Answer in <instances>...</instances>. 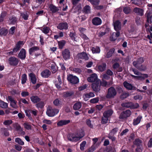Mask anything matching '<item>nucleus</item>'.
Wrapping results in <instances>:
<instances>
[{"label": "nucleus", "mask_w": 152, "mask_h": 152, "mask_svg": "<svg viewBox=\"0 0 152 152\" xmlns=\"http://www.w3.org/2000/svg\"><path fill=\"white\" fill-rule=\"evenodd\" d=\"M84 136L83 131L81 130L80 131L78 132L77 134H69L67 136L68 139L69 140L72 142H77L81 138L83 137Z\"/></svg>", "instance_id": "nucleus-1"}, {"label": "nucleus", "mask_w": 152, "mask_h": 152, "mask_svg": "<svg viewBox=\"0 0 152 152\" xmlns=\"http://www.w3.org/2000/svg\"><path fill=\"white\" fill-rule=\"evenodd\" d=\"M132 71L134 74L136 75H131V76L136 80H143L145 78L148 77V75L146 74H142L137 70L133 69Z\"/></svg>", "instance_id": "nucleus-2"}, {"label": "nucleus", "mask_w": 152, "mask_h": 152, "mask_svg": "<svg viewBox=\"0 0 152 152\" xmlns=\"http://www.w3.org/2000/svg\"><path fill=\"white\" fill-rule=\"evenodd\" d=\"M144 59L143 58H140L136 61H134L133 62V64L135 67L140 70L144 71L146 70V66H144V68H142L140 66V64L144 62Z\"/></svg>", "instance_id": "nucleus-3"}, {"label": "nucleus", "mask_w": 152, "mask_h": 152, "mask_svg": "<svg viewBox=\"0 0 152 152\" xmlns=\"http://www.w3.org/2000/svg\"><path fill=\"white\" fill-rule=\"evenodd\" d=\"M59 111L58 109H53L51 107H50L47 110L46 114L49 117H53L58 114Z\"/></svg>", "instance_id": "nucleus-4"}, {"label": "nucleus", "mask_w": 152, "mask_h": 152, "mask_svg": "<svg viewBox=\"0 0 152 152\" xmlns=\"http://www.w3.org/2000/svg\"><path fill=\"white\" fill-rule=\"evenodd\" d=\"M67 79L72 84H76L79 82V79L77 77L71 75L68 76Z\"/></svg>", "instance_id": "nucleus-5"}, {"label": "nucleus", "mask_w": 152, "mask_h": 152, "mask_svg": "<svg viewBox=\"0 0 152 152\" xmlns=\"http://www.w3.org/2000/svg\"><path fill=\"white\" fill-rule=\"evenodd\" d=\"M101 81L97 80V82L92 84V88L93 90L95 92H98L100 90Z\"/></svg>", "instance_id": "nucleus-6"}, {"label": "nucleus", "mask_w": 152, "mask_h": 152, "mask_svg": "<svg viewBox=\"0 0 152 152\" xmlns=\"http://www.w3.org/2000/svg\"><path fill=\"white\" fill-rule=\"evenodd\" d=\"M122 106L127 107H129L132 109L137 108L139 106V104L137 103L133 104L131 102L122 104Z\"/></svg>", "instance_id": "nucleus-7"}, {"label": "nucleus", "mask_w": 152, "mask_h": 152, "mask_svg": "<svg viewBox=\"0 0 152 152\" xmlns=\"http://www.w3.org/2000/svg\"><path fill=\"white\" fill-rule=\"evenodd\" d=\"M116 94L115 89L114 88L112 87L109 89L107 96L108 98H111L115 95Z\"/></svg>", "instance_id": "nucleus-8"}, {"label": "nucleus", "mask_w": 152, "mask_h": 152, "mask_svg": "<svg viewBox=\"0 0 152 152\" xmlns=\"http://www.w3.org/2000/svg\"><path fill=\"white\" fill-rule=\"evenodd\" d=\"M131 112L129 110H127L122 112L119 118L121 119H123L129 117L131 115Z\"/></svg>", "instance_id": "nucleus-9"}, {"label": "nucleus", "mask_w": 152, "mask_h": 152, "mask_svg": "<svg viewBox=\"0 0 152 152\" xmlns=\"http://www.w3.org/2000/svg\"><path fill=\"white\" fill-rule=\"evenodd\" d=\"M99 80L97 78V76L95 73L93 74L90 75L89 77H88V81L90 83H92L94 82H97V80Z\"/></svg>", "instance_id": "nucleus-10"}, {"label": "nucleus", "mask_w": 152, "mask_h": 152, "mask_svg": "<svg viewBox=\"0 0 152 152\" xmlns=\"http://www.w3.org/2000/svg\"><path fill=\"white\" fill-rule=\"evenodd\" d=\"M9 63L11 65L15 66L18 64V60L14 57H11L9 59Z\"/></svg>", "instance_id": "nucleus-11"}, {"label": "nucleus", "mask_w": 152, "mask_h": 152, "mask_svg": "<svg viewBox=\"0 0 152 152\" xmlns=\"http://www.w3.org/2000/svg\"><path fill=\"white\" fill-rule=\"evenodd\" d=\"M114 29L117 32L121 30V23L118 20H117L113 23Z\"/></svg>", "instance_id": "nucleus-12"}, {"label": "nucleus", "mask_w": 152, "mask_h": 152, "mask_svg": "<svg viewBox=\"0 0 152 152\" xmlns=\"http://www.w3.org/2000/svg\"><path fill=\"white\" fill-rule=\"evenodd\" d=\"M51 74L50 71L48 69H45L41 72V75L42 77L44 78H48Z\"/></svg>", "instance_id": "nucleus-13"}, {"label": "nucleus", "mask_w": 152, "mask_h": 152, "mask_svg": "<svg viewBox=\"0 0 152 152\" xmlns=\"http://www.w3.org/2000/svg\"><path fill=\"white\" fill-rule=\"evenodd\" d=\"M26 53L25 50L24 49H22L18 54L19 57L21 59H24L26 56Z\"/></svg>", "instance_id": "nucleus-14"}, {"label": "nucleus", "mask_w": 152, "mask_h": 152, "mask_svg": "<svg viewBox=\"0 0 152 152\" xmlns=\"http://www.w3.org/2000/svg\"><path fill=\"white\" fill-rule=\"evenodd\" d=\"M92 23L94 25H99L101 24L102 20L99 18L96 17L93 19Z\"/></svg>", "instance_id": "nucleus-15"}, {"label": "nucleus", "mask_w": 152, "mask_h": 152, "mask_svg": "<svg viewBox=\"0 0 152 152\" xmlns=\"http://www.w3.org/2000/svg\"><path fill=\"white\" fill-rule=\"evenodd\" d=\"M120 34V33L119 31L117 32L116 33H113L110 37V40L111 41H115L119 36Z\"/></svg>", "instance_id": "nucleus-16"}, {"label": "nucleus", "mask_w": 152, "mask_h": 152, "mask_svg": "<svg viewBox=\"0 0 152 152\" xmlns=\"http://www.w3.org/2000/svg\"><path fill=\"white\" fill-rule=\"evenodd\" d=\"M134 11L135 13H137L140 15L142 16L143 15L144 11L143 9L139 8L136 7L134 10Z\"/></svg>", "instance_id": "nucleus-17"}, {"label": "nucleus", "mask_w": 152, "mask_h": 152, "mask_svg": "<svg viewBox=\"0 0 152 152\" xmlns=\"http://www.w3.org/2000/svg\"><path fill=\"white\" fill-rule=\"evenodd\" d=\"M123 84L124 87L127 89L131 90L133 89V86L132 84L126 81L124 82Z\"/></svg>", "instance_id": "nucleus-18"}, {"label": "nucleus", "mask_w": 152, "mask_h": 152, "mask_svg": "<svg viewBox=\"0 0 152 152\" xmlns=\"http://www.w3.org/2000/svg\"><path fill=\"white\" fill-rule=\"evenodd\" d=\"M23 42L20 41L18 42L17 44H16V48H14L13 50L14 52H16L18 51L21 47V45H23Z\"/></svg>", "instance_id": "nucleus-19"}, {"label": "nucleus", "mask_w": 152, "mask_h": 152, "mask_svg": "<svg viewBox=\"0 0 152 152\" xmlns=\"http://www.w3.org/2000/svg\"><path fill=\"white\" fill-rule=\"evenodd\" d=\"M106 64L105 63H103L102 64L98 66V68L101 72L104 71L106 69Z\"/></svg>", "instance_id": "nucleus-20"}, {"label": "nucleus", "mask_w": 152, "mask_h": 152, "mask_svg": "<svg viewBox=\"0 0 152 152\" xmlns=\"http://www.w3.org/2000/svg\"><path fill=\"white\" fill-rule=\"evenodd\" d=\"M39 48L37 46H34L31 48L29 50V52L30 55H33V53L36 51L38 50Z\"/></svg>", "instance_id": "nucleus-21"}, {"label": "nucleus", "mask_w": 152, "mask_h": 152, "mask_svg": "<svg viewBox=\"0 0 152 152\" xmlns=\"http://www.w3.org/2000/svg\"><path fill=\"white\" fill-rule=\"evenodd\" d=\"M92 52L93 53H98L100 52V48L98 47H92L91 48Z\"/></svg>", "instance_id": "nucleus-22"}, {"label": "nucleus", "mask_w": 152, "mask_h": 152, "mask_svg": "<svg viewBox=\"0 0 152 152\" xmlns=\"http://www.w3.org/2000/svg\"><path fill=\"white\" fill-rule=\"evenodd\" d=\"M142 117L141 116H138L136 119H134L133 124L134 125H136L139 124L141 121V119L142 118Z\"/></svg>", "instance_id": "nucleus-23"}, {"label": "nucleus", "mask_w": 152, "mask_h": 152, "mask_svg": "<svg viewBox=\"0 0 152 152\" xmlns=\"http://www.w3.org/2000/svg\"><path fill=\"white\" fill-rule=\"evenodd\" d=\"M49 8L50 10L53 13L56 12L58 11L59 10L58 7L52 4L50 5Z\"/></svg>", "instance_id": "nucleus-24"}, {"label": "nucleus", "mask_w": 152, "mask_h": 152, "mask_svg": "<svg viewBox=\"0 0 152 152\" xmlns=\"http://www.w3.org/2000/svg\"><path fill=\"white\" fill-rule=\"evenodd\" d=\"M31 101L34 103H37L39 102L40 99L36 96H32L30 97Z\"/></svg>", "instance_id": "nucleus-25"}, {"label": "nucleus", "mask_w": 152, "mask_h": 152, "mask_svg": "<svg viewBox=\"0 0 152 152\" xmlns=\"http://www.w3.org/2000/svg\"><path fill=\"white\" fill-rule=\"evenodd\" d=\"M41 30L43 33L45 34H47L49 33L50 29L48 27L44 26L41 28Z\"/></svg>", "instance_id": "nucleus-26"}, {"label": "nucleus", "mask_w": 152, "mask_h": 152, "mask_svg": "<svg viewBox=\"0 0 152 152\" xmlns=\"http://www.w3.org/2000/svg\"><path fill=\"white\" fill-rule=\"evenodd\" d=\"M113 113V111L112 110H110L105 112L103 114V116L108 118L112 115Z\"/></svg>", "instance_id": "nucleus-27"}, {"label": "nucleus", "mask_w": 152, "mask_h": 152, "mask_svg": "<svg viewBox=\"0 0 152 152\" xmlns=\"http://www.w3.org/2000/svg\"><path fill=\"white\" fill-rule=\"evenodd\" d=\"M29 76L32 83L33 84H35L37 81V79L35 75L31 73L29 74Z\"/></svg>", "instance_id": "nucleus-28"}, {"label": "nucleus", "mask_w": 152, "mask_h": 152, "mask_svg": "<svg viewBox=\"0 0 152 152\" xmlns=\"http://www.w3.org/2000/svg\"><path fill=\"white\" fill-rule=\"evenodd\" d=\"M84 11L86 13H90L91 12V7L88 5L85 6L84 8Z\"/></svg>", "instance_id": "nucleus-29"}, {"label": "nucleus", "mask_w": 152, "mask_h": 152, "mask_svg": "<svg viewBox=\"0 0 152 152\" xmlns=\"http://www.w3.org/2000/svg\"><path fill=\"white\" fill-rule=\"evenodd\" d=\"M82 106L81 103L80 102H77L73 106V108L75 110L80 109Z\"/></svg>", "instance_id": "nucleus-30"}, {"label": "nucleus", "mask_w": 152, "mask_h": 152, "mask_svg": "<svg viewBox=\"0 0 152 152\" xmlns=\"http://www.w3.org/2000/svg\"><path fill=\"white\" fill-rule=\"evenodd\" d=\"M15 127L17 131H20L21 132V134L23 135L24 134L25 132L23 131V129L18 124H15Z\"/></svg>", "instance_id": "nucleus-31"}, {"label": "nucleus", "mask_w": 152, "mask_h": 152, "mask_svg": "<svg viewBox=\"0 0 152 152\" xmlns=\"http://www.w3.org/2000/svg\"><path fill=\"white\" fill-rule=\"evenodd\" d=\"M7 33L8 31L7 29L3 28L0 30V35L5 36Z\"/></svg>", "instance_id": "nucleus-32"}, {"label": "nucleus", "mask_w": 152, "mask_h": 152, "mask_svg": "<svg viewBox=\"0 0 152 152\" xmlns=\"http://www.w3.org/2000/svg\"><path fill=\"white\" fill-rule=\"evenodd\" d=\"M115 49L114 48H112L110 51L107 53L106 55V57L107 58H109L111 57L113 53L114 52Z\"/></svg>", "instance_id": "nucleus-33"}, {"label": "nucleus", "mask_w": 152, "mask_h": 152, "mask_svg": "<svg viewBox=\"0 0 152 152\" xmlns=\"http://www.w3.org/2000/svg\"><path fill=\"white\" fill-rule=\"evenodd\" d=\"M66 24L64 23H59L57 26V28L60 29H65L66 27Z\"/></svg>", "instance_id": "nucleus-34"}, {"label": "nucleus", "mask_w": 152, "mask_h": 152, "mask_svg": "<svg viewBox=\"0 0 152 152\" xmlns=\"http://www.w3.org/2000/svg\"><path fill=\"white\" fill-rule=\"evenodd\" d=\"M66 124V120H62L59 121L57 124L58 126H62Z\"/></svg>", "instance_id": "nucleus-35"}, {"label": "nucleus", "mask_w": 152, "mask_h": 152, "mask_svg": "<svg viewBox=\"0 0 152 152\" xmlns=\"http://www.w3.org/2000/svg\"><path fill=\"white\" fill-rule=\"evenodd\" d=\"M15 142L20 145H24V142L18 137L15 138Z\"/></svg>", "instance_id": "nucleus-36"}, {"label": "nucleus", "mask_w": 152, "mask_h": 152, "mask_svg": "<svg viewBox=\"0 0 152 152\" xmlns=\"http://www.w3.org/2000/svg\"><path fill=\"white\" fill-rule=\"evenodd\" d=\"M8 106L7 104L3 101L0 100V106L3 108H6Z\"/></svg>", "instance_id": "nucleus-37"}, {"label": "nucleus", "mask_w": 152, "mask_h": 152, "mask_svg": "<svg viewBox=\"0 0 152 152\" xmlns=\"http://www.w3.org/2000/svg\"><path fill=\"white\" fill-rule=\"evenodd\" d=\"M27 77L26 74H23L21 77L22 83H25L27 80Z\"/></svg>", "instance_id": "nucleus-38"}, {"label": "nucleus", "mask_w": 152, "mask_h": 152, "mask_svg": "<svg viewBox=\"0 0 152 152\" xmlns=\"http://www.w3.org/2000/svg\"><path fill=\"white\" fill-rule=\"evenodd\" d=\"M65 43V41L64 40L59 42H58V44L59 46V48L61 49L63 47Z\"/></svg>", "instance_id": "nucleus-39"}, {"label": "nucleus", "mask_w": 152, "mask_h": 152, "mask_svg": "<svg viewBox=\"0 0 152 152\" xmlns=\"http://www.w3.org/2000/svg\"><path fill=\"white\" fill-rule=\"evenodd\" d=\"M86 143V141H84L80 144V148L82 151L84 149V147H85Z\"/></svg>", "instance_id": "nucleus-40"}, {"label": "nucleus", "mask_w": 152, "mask_h": 152, "mask_svg": "<svg viewBox=\"0 0 152 152\" xmlns=\"http://www.w3.org/2000/svg\"><path fill=\"white\" fill-rule=\"evenodd\" d=\"M94 6H96L99 4V0H92L90 2Z\"/></svg>", "instance_id": "nucleus-41"}, {"label": "nucleus", "mask_w": 152, "mask_h": 152, "mask_svg": "<svg viewBox=\"0 0 152 152\" xmlns=\"http://www.w3.org/2000/svg\"><path fill=\"white\" fill-rule=\"evenodd\" d=\"M12 120L9 119L5 121L3 124L5 125H9L12 124Z\"/></svg>", "instance_id": "nucleus-42"}, {"label": "nucleus", "mask_w": 152, "mask_h": 152, "mask_svg": "<svg viewBox=\"0 0 152 152\" xmlns=\"http://www.w3.org/2000/svg\"><path fill=\"white\" fill-rule=\"evenodd\" d=\"M42 122L45 124H46L48 125H50L52 123V122L51 121L47 119L43 120Z\"/></svg>", "instance_id": "nucleus-43"}, {"label": "nucleus", "mask_w": 152, "mask_h": 152, "mask_svg": "<svg viewBox=\"0 0 152 152\" xmlns=\"http://www.w3.org/2000/svg\"><path fill=\"white\" fill-rule=\"evenodd\" d=\"M17 102L14 100L12 102H10V104L11 106L15 108H16L17 107V106L16 104Z\"/></svg>", "instance_id": "nucleus-44"}, {"label": "nucleus", "mask_w": 152, "mask_h": 152, "mask_svg": "<svg viewBox=\"0 0 152 152\" xmlns=\"http://www.w3.org/2000/svg\"><path fill=\"white\" fill-rule=\"evenodd\" d=\"M15 26L12 27L9 30V34L13 35L15 32Z\"/></svg>", "instance_id": "nucleus-45"}, {"label": "nucleus", "mask_w": 152, "mask_h": 152, "mask_svg": "<svg viewBox=\"0 0 152 152\" xmlns=\"http://www.w3.org/2000/svg\"><path fill=\"white\" fill-rule=\"evenodd\" d=\"M99 101V99L98 98H95L92 99H91L90 100V102L91 103H97Z\"/></svg>", "instance_id": "nucleus-46"}, {"label": "nucleus", "mask_w": 152, "mask_h": 152, "mask_svg": "<svg viewBox=\"0 0 152 152\" xmlns=\"http://www.w3.org/2000/svg\"><path fill=\"white\" fill-rule=\"evenodd\" d=\"M10 23L12 24H15L16 22L17 19L15 17H12L10 19Z\"/></svg>", "instance_id": "nucleus-47"}, {"label": "nucleus", "mask_w": 152, "mask_h": 152, "mask_svg": "<svg viewBox=\"0 0 152 152\" xmlns=\"http://www.w3.org/2000/svg\"><path fill=\"white\" fill-rule=\"evenodd\" d=\"M145 15L147 17V21L148 23H151L152 20H151V18L152 17V16L150 18V15L149 13H146L145 14Z\"/></svg>", "instance_id": "nucleus-48"}, {"label": "nucleus", "mask_w": 152, "mask_h": 152, "mask_svg": "<svg viewBox=\"0 0 152 152\" xmlns=\"http://www.w3.org/2000/svg\"><path fill=\"white\" fill-rule=\"evenodd\" d=\"M23 125L24 127L27 130H30L31 129V125L27 123H24Z\"/></svg>", "instance_id": "nucleus-49"}, {"label": "nucleus", "mask_w": 152, "mask_h": 152, "mask_svg": "<svg viewBox=\"0 0 152 152\" xmlns=\"http://www.w3.org/2000/svg\"><path fill=\"white\" fill-rule=\"evenodd\" d=\"M6 13L5 12H4L1 13V17L0 18V22L3 20L4 18L6 16Z\"/></svg>", "instance_id": "nucleus-50"}, {"label": "nucleus", "mask_w": 152, "mask_h": 152, "mask_svg": "<svg viewBox=\"0 0 152 152\" xmlns=\"http://www.w3.org/2000/svg\"><path fill=\"white\" fill-rule=\"evenodd\" d=\"M83 98L84 100L86 101L88 100V99L90 98V97H89L88 93H86L83 95Z\"/></svg>", "instance_id": "nucleus-51"}, {"label": "nucleus", "mask_w": 152, "mask_h": 152, "mask_svg": "<svg viewBox=\"0 0 152 152\" xmlns=\"http://www.w3.org/2000/svg\"><path fill=\"white\" fill-rule=\"evenodd\" d=\"M108 117L104 116L102 119V123L103 124H105L107 122L108 119Z\"/></svg>", "instance_id": "nucleus-52"}, {"label": "nucleus", "mask_w": 152, "mask_h": 152, "mask_svg": "<svg viewBox=\"0 0 152 152\" xmlns=\"http://www.w3.org/2000/svg\"><path fill=\"white\" fill-rule=\"evenodd\" d=\"M86 123L88 126L91 128L93 127V125L91 124V121L89 119H87L86 121Z\"/></svg>", "instance_id": "nucleus-53"}, {"label": "nucleus", "mask_w": 152, "mask_h": 152, "mask_svg": "<svg viewBox=\"0 0 152 152\" xmlns=\"http://www.w3.org/2000/svg\"><path fill=\"white\" fill-rule=\"evenodd\" d=\"M44 105V103L42 102H41L36 104L37 107L38 108H42Z\"/></svg>", "instance_id": "nucleus-54"}, {"label": "nucleus", "mask_w": 152, "mask_h": 152, "mask_svg": "<svg viewBox=\"0 0 152 152\" xmlns=\"http://www.w3.org/2000/svg\"><path fill=\"white\" fill-rule=\"evenodd\" d=\"M51 69L52 70V72L53 73H55L58 69L57 67L54 65H52L51 66Z\"/></svg>", "instance_id": "nucleus-55"}, {"label": "nucleus", "mask_w": 152, "mask_h": 152, "mask_svg": "<svg viewBox=\"0 0 152 152\" xmlns=\"http://www.w3.org/2000/svg\"><path fill=\"white\" fill-rule=\"evenodd\" d=\"M21 16L24 20H26L28 19V16L26 13H21Z\"/></svg>", "instance_id": "nucleus-56"}, {"label": "nucleus", "mask_w": 152, "mask_h": 152, "mask_svg": "<svg viewBox=\"0 0 152 152\" xmlns=\"http://www.w3.org/2000/svg\"><path fill=\"white\" fill-rule=\"evenodd\" d=\"M141 143V141L138 139H136L134 142L135 144L137 145H139Z\"/></svg>", "instance_id": "nucleus-57"}, {"label": "nucleus", "mask_w": 152, "mask_h": 152, "mask_svg": "<svg viewBox=\"0 0 152 152\" xmlns=\"http://www.w3.org/2000/svg\"><path fill=\"white\" fill-rule=\"evenodd\" d=\"M123 11L125 13L128 14L130 12V9L129 7H125L123 10Z\"/></svg>", "instance_id": "nucleus-58"}, {"label": "nucleus", "mask_w": 152, "mask_h": 152, "mask_svg": "<svg viewBox=\"0 0 152 152\" xmlns=\"http://www.w3.org/2000/svg\"><path fill=\"white\" fill-rule=\"evenodd\" d=\"M129 95V94L127 93H124L121 96V98L124 99L127 97Z\"/></svg>", "instance_id": "nucleus-59"}, {"label": "nucleus", "mask_w": 152, "mask_h": 152, "mask_svg": "<svg viewBox=\"0 0 152 152\" xmlns=\"http://www.w3.org/2000/svg\"><path fill=\"white\" fill-rule=\"evenodd\" d=\"M21 95L23 97H25L29 95V93L28 92L23 91L22 92Z\"/></svg>", "instance_id": "nucleus-60"}, {"label": "nucleus", "mask_w": 152, "mask_h": 152, "mask_svg": "<svg viewBox=\"0 0 152 152\" xmlns=\"http://www.w3.org/2000/svg\"><path fill=\"white\" fill-rule=\"evenodd\" d=\"M87 85L86 84H85L83 86L79 87L78 88V90L80 91H82L86 89L87 88Z\"/></svg>", "instance_id": "nucleus-61"}, {"label": "nucleus", "mask_w": 152, "mask_h": 152, "mask_svg": "<svg viewBox=\"0 0 152 152\" xmlns=\"http://www.w3.org/2000/svg\"><path fill=\"white\" fill-rule=\"evenodd\" d=\"M118 128H115L113 129L111 132L110 133L111 134H115L118 131Z\"/></svg>", "instance_id": "nucleus-62"}, {"label": "nucleus", "mask_w": 152, "mask_h": 152, "mask_svg": "<svg viewBox=\"0 0 152 152\" xmlns=\"http://www.w3.org/2000/svg\"><path fill=\"white\" fill-rule=\"evenodd\" d=\"M147 145L149 148H151L152 147V138L150 139L148 142Z\"/></svg>", "instance_id": "nucleus-63"}, {"label": "nucleus", "mask_w": 152, "mask_h": 152, "mask_svg": "<svg viewBox=\"0 0 152 152\" xmlns=\"http://www.w3.org/2000/svg\"><path fill=\"white\" fill-rule=\"evenodd\" d=\"M95 148L94 146H92L89 148L87 152H93L95 150Z\"/></svg>", "instance_id": "nucleus-64"}]
</instances>
